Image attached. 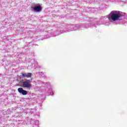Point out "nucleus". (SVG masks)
<instances>
[{"label": "nucleus", "mask_w": 127, "mask_h": 127, "mask_svg": "<svg viewBox=\"0 0 127 127\" xmlns=\"http://www.w3.org/2000/svg\"><path fill=\"white\" fill-rule=\"evenodd\" d=\"M122 16V14L120 12L114 11H112L108 16V19L109 20L112 19L113 21H116L118 20L120 17Z\"/></svg>", "instance_id": "f257e3e1"}, {"label": "nucleus", "mask_w": 127, "mask_h": 127, "mask_svg": "<svg viewBox=\"0 0 127 127\" xmlns=\"http://www.w3.org/2000/svg\"><path fill=\"white\" fill-rule=\"evenodd\" d=\"M21 85L22 88H26V89H28L29 90H30L32 87V85H31V80L29 79L22 80Z\"/></svg>", "instance_id": "f03ea898"}, {"label": "nucleus", "mask_w": 127, "mask_h": 127, "mask_svg": "<svg viewBox=\"0 0 127 127\" xmlns=\"http://www.w3.org/2000/svg\"><path fill=\"white\" fill-rule=\"evenodd\" d=\"M33 10L36 12H39L42 10V7L40 4H36V6L33 7Z\"/></svg>", "instance_id": "7ed1b4c3"}, {"label": "nucleus", "mask_w": 127, "mask_h": 127, "mask_svg": "<svg viewBox=\"0 0 127 127\" xmlns=\"http://www.w3.org/2000/svg\"><path fill=\"white\" fill-rule=\"evenodd\" d=\"M18 92L24 95H25L27 94V91L24 90L23 88L21 87H19L18 88Z\"/></svg>", "instance_id": "20e7f679"}, {"label": "nucleus", "mask_w": 127, "mask_h": 127, "mask_svg": "<svg viewBox=\"0 0 127 127\" xmlns=\"http://www.w3.org/2000/svg\"><path fill=\"white\" fill-rule=\"evenodd\" d=\"M22 77L24 78H30L32 76V74L31 73H22L21 74Z\"/></svg>", "instance_id": "39448f33"}]
</instances>
